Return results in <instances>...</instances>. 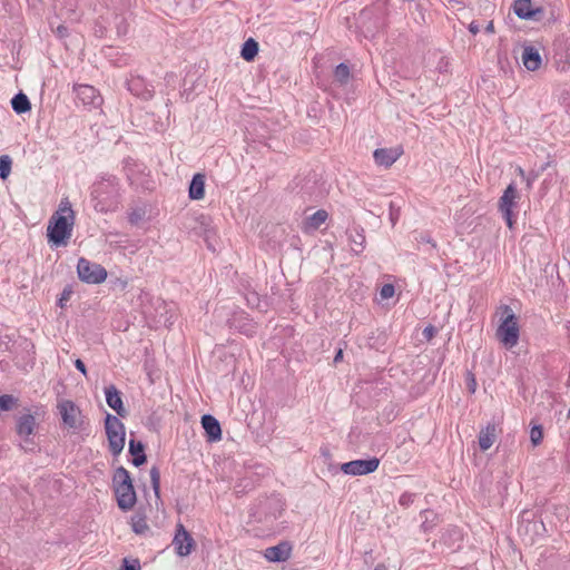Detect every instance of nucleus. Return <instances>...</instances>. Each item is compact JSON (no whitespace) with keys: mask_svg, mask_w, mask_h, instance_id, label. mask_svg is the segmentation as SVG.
Masks as SVG:
<instances>
[{"mask_svg":"<svg viewBox=\"0 0 570 570\" xmlns=\"http://www.w3.org/2000/svg\"><path fill=\"white\" fill-rule=\"evenodd\" d=\"M75 219L70 202L67 198L61 199L48 223V242L55 246H66L71 237Z\"/></svg>","mask_w":570,"mask_h":570,"instance_id":"f257e3e1","label":"nucleus"},{"mask_svg":"<svg viewBox=\"0 0 570 570\" xmlns=\"http://www.w3.org/2000/svg\"><path fill=\"white\" fill-rule=\"evenodd\" d=\"M117 503L122 510H130L136 503V492L129 472L119 466L112 478Z\"/></svg>","mask_w":570,"mask_h":570,"instance_id":"f03ea898","label":"nucleus"},{"mask_svg":"<svg viewBox=\"0 0 570 570\" xmlns=\"http://www.w3.org/2000/svg\"><path fill=\"white\" fill-rule=\"evenodd\" d=\"M504 318L500 323L495 336L499 342L507 348H512L518 344L520 328L518 320L511 307H503Z\"/></svg>","mask_w":570,"mask_h":570,"instance_id":"7ed1b4c3","label":"nucleus"},{"mask_svg":"<svg viewBox=\"0 0 570 570\" xmlns=\"http://www.w3.org/2000/svg\"><path fill=\"white\" fill-rule=\"evenodd\" d=\"M105 429L110 452L114 455L120 454L125 448L126 429L124 423L117 416L107 414Z\"/></svg>","mask_w":570,"mask_h":570,"instance_id":"20e7f679","label":"nucleus"},{"mask_svg":"<svg viewBox=\"0 0 570 570\" xmlns=\"http://www.w3.org/2000/svg\"><path fill=\"white\" fill-rule=\"evenodd\" d=\"M79 278L88 284H100L107 278V271L99 264L81 257L77 264Z\"/></svg>","mask_w":570,"mask_h":570,"instance_id":"39448f33","label":"nucleus"},{"mask_svg":"<svg viewBox=\"0 0 570 570\" xmlns=\"http://www.w3.org/2000/svg\"><path fill=\"white\" fill-rule=\"evenodd\" d=\"M57 409L63 424L72 430L81 428L83 421L80 409L70 400H60Z\"/></svg>","mask_w":570,"mask_h":570,"instance_id":"423d86ee","label":"nucleus"},{"mask_svg":"<svg viewBox=\"0 0 570 570\" xmlns=\"http://www.w3.org/2000/svg\"><path fill=\"white\" fill-rule=\"evenodd\" d=\"M37 426H38V424H37V420L35 417V415H32L29 412L21 414L17 419L16 432L21 438V440L23 442V444H22L23 449L27 450L28 445L32 444L31 435L35 434Z\"/></svg>","mask_w":570,"mask_h":570,"instance_id":"0eeeda50","label":"nucleus"},{"mask_svg":"<svg viewBox=\"0 0 570 570\" xmlns=\"http://www.w3.org/2000/svg\"><path fill=\"white\" fill-rule=\"evenodd\" d=\"M173 546L179 557L189 556L196 547L194 538L181 523L176 525V533L173 540Z\"/></svg>","mask_w":570,"mask_h":570,"instance_id":"6e6552de","label":"nucleus"},{"mask_svg":"<svg viewBox=\"0 0 570 570\" xmlns=\"http://www.w3.org/2000/svg\"><path fill=\"white\" fill-rule=\"evenodd\" d=\"M518 199V190L514 185L510 184L499 200V209L503 214L509 228L513 227L512 210Z\"/></svg>","mask_w":570,"mask_h":570,"instance_id":"1a4fd4ad","label":"nucleus"},{"mask_svg":"<svg viewBox=\"0 0 570 570\" xmlns=\"http://www.w3.org/2000/svg\"><path fill=\"white\" fill-rule=\"evenodd\" d=\"M380 460L371 458L368 460H355L343 463L341 470L348 475H365L377 470Z\"/></svg>","mask_w":570,"mask_h":570,"instance_id":"9d476101","label":"nucleus"},{"mask_svg":"<svg viewBox=\"0 0 570 570\" xmlns=\"http://www.w3.org/2000/svg\"><path fill=\"white\" fill-rule=\"evenodd\" d=\"M403 155V148L395 146L391 148H379L373 157L377 166L391 167Z\"/></svg>","mask_w":570,"mask_h":570,"instance_id":"9b49d317","label":"nucleus"},{"mask_svg":"<svg viewBox=\"0 0 570 570\" xmlns=\"http://www.w3.org/2000/svg\"><path fill=\"white\" fill-rule=\"evenodd\" d=\"M514 13L520 19L531 20L535 19L537 14L542 13V9L533 7L531 0H517L513 6Z\"/></svg>","mask_w":570,"mask_h":570,"instance_id":"f8f14e48","label":"nucleus"},{"mask_svg":"<svg viewBox=\"0 0 570 570\" xmlns=\"http://www.w3.org/2000/svg\"><path fill=\"white\" fill-rule=\"evenodd\" d=\"M202 425L207 434L208 441L217 442L222 440L220 424L213 415H203Z\"/></svg>","mask_w":570,"mask_h":570,"instance_id":"ddd939ff","label":"nucleus"},{"mask_svg":"<svg viewBox=\"0 0 570 570\" xmlns=\"http://www.w3.org/2000/svg\"><path fill=\"white\" fill-rule=\"evenodd\" d=\"M77 97L85 104V105H92V106H99L101 104V97L99 96L98 91L88 85H79L75 88Z\"/></svg>","mask_w":570,"mask_h":570,"instance_id":"4468645a","label":"nucleus"},{"mask_svg":"<svg viewBox=\"0 0 570 570\" xmlns=\"http://www.w3.org/2000/svg\"><path fill=\"white\" fill-rule=\"evenodd\" d=\"M522 63L529 71H535L540 68L542 59L539 51L531 47L525 46L522 51Z\"/></svg>","mask_w":570,"mask_h":570,"instance_id":"2eb2a0df","label":"nucleus"},{"mask_svg":"<svg viewBox=\"0 0 570 570\" xmlns=\"http://www.w3.org/2000/svg\"><path fill=\"white\" fill-rule=\"evenodd\" d=\"M106 401L107 404L117 412L118 415L125 417L127 415V411L124 407L122 400L119 391L116 386L110 385L106 387Z\"/></svg>","mask_w":570,"mask_h":570,"instance_id":"dca6fc26","label":"nucleus"},{"mask_svg":"<svg viewBox=\"0 0 570 570\" xmlns=\"http://www.w3.org/2000/svg\"><path fill=\"white\" fill-rule=\"evenodd\" d=\"M265 557L272 562L286 561L291 557V547L286 543H281L278 546L267 548Z\"/></svg>","mask_w":570,"mask_h":570,"instance_id":"f3484780","label":"nucleus"},{"mask_svg":"<svg viewBox=\"0 0 570 570\" xmlns=\"http://www.w3.org/2000/svg\"><path fill=\"white\" fill-rule=\"evenodd\" d=\"M205 196V178L200 174H196L189 186V197L191 199H203Z\"/></svg>","mask_w":570,"mask_h":570,"instance_id":"a211bd4d","label":"nucleus"},{"mask_svg":"<svg viewBox=\"0 0 570 570\" xmlns=\"http://www.w3.org/2000/svg\"><path fill=\"white\" fill-rule=\"evenodd\" d=\"M495 428L494 425H488L482 429L479 434V446L482 451L489 450L495 442Z\"/></svg>","mask_w":570,"mask_h":570,"instance_id":"6ab92c4d","label":"nucleus"},{"mask_svg":"<svg viewBox=\"0 0 570 570\" xmlns=\"http://www.w3.org/2000/svg\"><path fill=\"white\" fill-rule=\"evenodd\" d=\"M328 218V214L324 209H320L312 216L307 217L304 223L305 230H316L323 225Z\"/></svg>","mask_w":570,"mask_h":570,"instance_id":"aec40b11","label":"nucleus"},{"mask_svg":"<svg viewBox=\"0 0 570 570\" xmlns=\"http://www.w3.org/2000/svg\"><path fill=\"white\" fill-rule=\"evenodd\" d=\"M258 53V43L253 38L247 39L242 48L240 56L246 61H252Z\"/></svg>","mask_w":570,"mask_h":570,"instance_id":"412c9836","label":"nucleus"},{"mask_svg":"<svg viewBox=\"0 0 570 570\" xmlns=\"http://www.w3.org/2000/svg\"><path fill=\"white\" fill-rule=\"evenodd\" d=\"M11 105L13 110L18 114H23L31 109V105L28 97L22 92L13 97V99L11 100Z\"/></svg>","mask_w":570,"mask_h":570,"instance_id":"4be33fe9","label":"nucleus"},{"mask_svg":"<svg viewBox=\"0 0 570 570\" xmlns=\"http://www.w3.org/2000/svg\"><path fill=\"white\" fill-rule=\"evenodd\" d=\"M350 78L351 71L347 65L340 63L338 66H336L334 70V79L338 85L345 86L348 82Z\"/></svg>","mask_w":570,"mask_h":570,"instance_id":"5701e85b","label":"nucleus"},{"mask_svg":"<svg viewBox=\"0 0 570 570\" xmlns=\"http://www.w3.org/2000/svg\"><path fill=\"white\" fill-rule=\"evenodd\" d=\"M12 160L8 155L0 156V178L6 180L11 173Z\"/></svg>","mask_w":570,"mask_h":570,"instance_id":"b1692460","label":"nucleus"},{"mask_svg":"<svg viewBox=\"0 0 570 570\" xmlns=\"http://www.w3.org/2000/svg\"><path fill=\"white\" fill-rule=\"evenodd\" d=\"M131 527L137 534H145L149 530L147 521L144 517H134Z\"/></svg>","mask_w":570,"mask_h":570,"instance_id":"393cba45","label":"nucleus"},{"mask_svg":"<svg viewBox=\"0 0 570 570\" xmlns=\"http://www.w3.org/2000/svg\"><path fill=\"white\" fill-rule=\"evenodd\" d=\"M18 405V400L12 395L4 394L0 396V410L10 411Z\"/></svg>","mask_w":570,"mask_h":570,"instance_id":"a878e982","label":"nucleus"},{"mask_svg":"<svg viewBox=\"0 0 570 570\" xmlns=\"http://www.w3.org/2000/svg\"><path fill=\"white\" fill-rule=\"evenodd\" d=\"M150 481H151V485H153V489L155 491V494L157 497H159L160 472H159V470L156 466L151 468V470H150Z\"/></svg>","mask_w":570,"mask_h":570,"instance_id":"bb28decb","label":"nucleus"},{"mask_svg":"<svg viewBox=\"0 0 570 570\" xmlns=\"http://www.w3.org/2000/svg\"><path fill=\"white\" fill-rule=\"evenodd\" d=\"M542 439H543L542 428L540 425L532 426V429L530 431L531 443L534 446H537L541 443Z\"/></svg>","mask_w":570,"mask_h":570,"instance_id":"cd10ccee","label":"nucleus"},{"mask_svg":"<svg viewBox=\"0 0 570 570\" xmlns=\"http://www.w3.org/2000/svg\"><path fill=\"white\" fill-rule=\"evenodd\" d=\"M352 249L356 253H360L364 247L365 236L362 233H356L355 236H352Z\"/></svg>","mask_w":570,"mask_h":570,"instance_id":"c85d7f7f","label":"nucleus"},{"mask_svg":"<svg viewBox=\"0 0 570 570\" xmlns=\"http://www.w3.org/2000/svg\"><path fill=\"white\" fill-rule=\"evenodd\" d=\"M129 453L135 456L144 453V444L134 440L129 441Z\"/></svg>","mask_w":570,"mask_h":570,"instance_id":"c756f323","label":"nucleus"},{"mask_svg":"<svg viewBox=\"0 0 570 570\" xmlns=\"http://www.w3.org/2000/svg\"><path fill=\"white\" fill-rule=\"evenodd\" d=\"M395 289L392 284H385L382 286L380 295L382 299H389L394 296Z\"/></svg>","mask_w":570,"mask_h":570,"instance_id":"7c9ffc66","label":"nucleus"},{"mask_svg":"<svg viewBox=\"0 0 570 570\" xmlns=\"http://www.w3.org/2000/svg\"><path fill=\"white\" fill-rule=\"evenodd\" d=\"M71 295H72V289L70 287L63 288V291L60 295V298L58 301V304L61 308H63L66 306V303L70 299Z\"/></svg>","mask_w":570,"mask_h":570,"instance_id":"2f4dec72","label":"nucleus"},{"mask_svg":"<svg viewBox=\"0 0 570 570\" xmlns=\"http://www.w3.org/2000/svg\"><path fill=\"white\" fill-rule=\"evenodd\" d=\"M122 570H140V564L138 560H127L124 559V569Z\"/></svg>","mask_w":570,"mask_h":570,"instance_id":"473e14b6","label":"nucleus"},{"mask_svg":"<svg viewBox=\"0 0 570 570\" xmlns=\"http://www.w3.org/2000/svg\"><path fill=\"white\" fill-rule=\"evenodd\" d=\"M468 389L471 393L476 391V381L472 373H468Z\"/></svg>","mask_w":570,"mask_h":570,"instance_id":"72a5a7b5","label":"nucleus"},{"mask_svg":"<svg viewBox=\"0 0 570 570\" xmlns=\"http://www.w3.org/2000/svg\"><path fill=\"white\" fill-rule=\"evenodd\" d=\"M435 333H436V330L432 325L426 326L423 331V335L425 336V338L428 341L432 340L434 337Z\"/></svg>","mask_w":570,"mask_h":570,"instance_id":"f704fd0d","label":"nucleus"},{"mask_svg":"<svg viewBox=\"0 0 570 570\" xmlns=\"http://www.w3.org/2000/svg\"><path fill=\"white\" fill-rule=\"evenodd\" d=\"M145 462H146V455H145V453L139 454V455H135V456H134V459H132V463H134V465H136V466H140V465H142Z\"/></svg>","mask_w":570,"mask_h":570,"instance_id":"c9c22d12","label":"nucleus"},{"mask_svg":"<svg viewBox=\"0 0 570 570\" xmlns=\"http://www.w3.org/2000/svg\"><path fill=\"white\" fill-rule=\"evenodd\" d=\"M75 366L77 370H79L85 376L87 375V368H86V365L85 363L81 361V360H76L75 361Z\"/></svg>","mask_w":570,"mask_h":570,"instance_id":"e433bc0d","label":"nucleus"},{"mask_svg":"<svg viewBox=\"0 0 570 570\" xmlns=\"http://www.w3.org/2000/svg\"><path fill=\"white\" fill-rule=\"evenodd\" d=\"M56 33L60 37V38H63L67 36V28L63 26V24H60L57 27L56 29Z\"/></svg>","mask_w":570,"mask_h":570,"instance_id":"4c0bfd02","label":"nucleus"},{"mask_svg":"<svg viewBox=\"0 0 570 570\" xmlns=\"http://www.w3.org/2000/svg\"><path fill=\"white\" fill-rule=\"evenodd\" d=\"M469 30L471 33L476 35L479 32L480 28L475 22H471L469 26Z\"/></svg>","mask_w":570,"mask_h":570,"instance_id":"58836bf2","label":"nucleus"},{"mask_svg":"<svg viewBox=\"0 0 570 570\" xmlns=\"http://www.w3.org/2000/svg\"><path fill=\"white\" fill-rule=\"evenodd\" d=\"M485 31L489 32V33H494V24H493V21H490L487 27H485Z\"/></svg>","mask_w":570,"mask_h":570,"instance_id":"ea45409f","label":"nucleus"},{"mask_svg":"<svg viewBox=\"0 0 570 570\" xmlns=\"http://www.w3.org/2000/svg\"><path fill=\"white\" fill-rule=\"evenodd\" d=\"M343 358V351L342 350H338V352L336 353L335 357H334V362L337 363L340 362L341 360Z\"/></svg>","mask_w":570,"mask_h":570,"instance_id":"a19ab883","label":"nucleus"},{"mask_svg":"<svg viewBox=\"0 0 570 570\" xmlns=\"http://www.w3.org/2000/svg\"><path fill=\"white\" fill-rule=\"evenodd\" d=\"M374 570H387V568L385 567V564L380 563L374 568Z\"/></svg>","mask_w":570,"mask_h":570,"instance_id":"79ce46f5","label":"nucleus"},{"mask_svg":"<svg viewBox=\"0 0 570 570\" xmlns=\"http://www.w3.org/2000/svg\"><path fill=\"white\" fill-rule=\"evenodd\" d=\"M568 419H570V407H569V411H568Z\"/></svg>","mask_w":570,"mask_h":570,"instance_id":"37998d69","label":"nucleus"}]
</instances>
